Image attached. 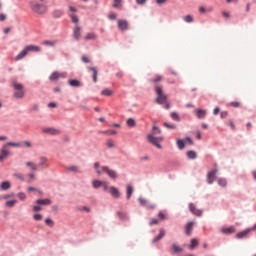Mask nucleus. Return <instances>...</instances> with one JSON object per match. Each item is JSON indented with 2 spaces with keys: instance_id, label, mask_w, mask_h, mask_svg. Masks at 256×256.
Masks as SVG:
<instances>
[{
  "instance_id": "1",
  "label": "nucleus",
  "mask_w": 256,
  "mask_h": 256,
  "mask_svg": "<svg viewBox=\"0 0 256 256\" xmlns=\"http://www.w3.org/2000/svg\"><path fill=\"white\" fill-rule=\"evenodd\" d=\"M153 133L149 134L147 136V139L149 141V143H152V145H154L155 147H157V149H161V141H163V137H155V135L161 133V129H159V127L157 126H153L152 128Z\"/></svg>"
},
{
  "instance_id": "2",
  "label": "nucleus",
  "mask_w": 256,
  "mask_h": 256,
  "mask_svg": "<svg viewBox=\"0 0 256 256\" xmlns=\"http://www.w3.org/2000/svg\"><path fill=\"white\" fill-rule=\"evenodd\" d=\"M72 23H75V27L73 28V38L75 41H79L81 39V26H79V17L77 15H70Z\"/></svg>"
},
{
  "instance_id": "3",
  "label": "nucleus",
  "mask_w": 256,
  "mask_h": 256,
  "mask_svg": "<svg viewBox=\"0 0 256 256\" xmlns=\"http://www.w3.org/2000/svg\"><path fill=\"white\" fill-rule=\"evenodd\" d=\"M12 87L14 89V97L16 99H23V97H25V88L23 87V84L14 81L12 82Z\"/></svg>"
},
{
  "instance_id": "4",
  "label": "nucleus",
  "mask_w": 256,
  "mask_h": 256,
  "mask_svg": "<svg viewBox=\"0 0 256 256\" xmlns=\"http://www.w3.org/2000/svg\"><path fill=\"white\" fill-rule=\"evenodd\" d=\"M155 92L157 95L156 103H158V105H165V103H167V95L163 93V88L161 86H156Z\"/></svg>"
},
{
  "instance_id": "5",
  "label": "nucleus",
  "mask_w": 256,
  "mask_h": 256,
  "mask_svg": "<svg viewBox=\"0 0 256 256\" xmlns=\"http://www.w3.org/2000/svg\"><path fill=\"white\" fill-rule=\"evenodd\" d=\"M31 10L38 15H43L47 12V6L36 2L31 3Z\"/></svg>"
},
{
  "instance_id": "6",
  "label": "nucleus",
  "mask_w": 256,
  "mask_h": 256,
  "mask_svg": "<svg viewBox=\"0 0 256 256\" xmlns=\"http://www.w3.org/2000/svg\"><path fill=\"white\" fill-rule=\"evenodd\" d=\"M217 172H218L217 168H214L207 173V183L209 185H213V183L215 182Z\"/></svg>"
},
{
  "instance_id": "7",
  "label": "nucleus",
  "mask_w": 256,
  "mask_h": 256,
  "mask_svg": "<svg viewBox=\"0 0 256 256\" xmlns=\"http://www.w3.org/2000/svg\"><path fill=\"white\" fill-rule=\"evenodd\" d=\"M65 77H67V73L62 72L59 73L57 71L52 72V74L49 76V79L51 81H59V79H65Z\"/></svg>"
},
{
  "instance_id": "8",
  "label": "nucleus",
  "mask_w": 256,
  "mask_h": 256,
  "mask_svg": "<svg viewBox=\"0 0 256 256\" xmlns=\"http://www.w3.org/2000/svg\"><path fill=\"white\" fill-rule=\"evenodd\" d=\"M107 191L108 193H110L113 199H119L121 197V192L119 191V189H117V187H114V186L108 187Z\"/></svg>"
},
{
  "instance_id": "9",
  "label": "nucleus",
  "mask_w": 256,
  "mask_h": 256,
  "mask_svg": "<svg viewBox=\"0 0 256 256\" xmlns=\"http://www.w3.org/2000/svg\"><path fill=\"white\" fill-rule=\"evenodd\" d=\"M92 185H93L94 189H99V187H103L104 191H107V189H108L107 181L94 180L92 182Z\"/></svg>"
},
{
  "instance_id": "10",
  "label": "nucleus",
  "mask_w": 256,
  "mask_h": 256,
  "mask_svg": "<svg viewBox=\"0 0 256 256\" xmlns=\"http://www.w3.org/2000/svg\"><path fill=\"white\" fill-rule=\"evenodd\" d=\"M11 155V152L8 151L7 145H3L1 148V154H0V163H3L5 159H7Z\"/></svg>"
},
{
  "instance_id": "11",
  "label": "nucleus",
  "mask_w": 256,
  "mask_h": 256,
  "mask_svg": "<svg viewBox=\"0 0 256 256\" xmlns=\"http://www.w3.org/2000/svg\"><path fill=\"white\" fill-rule=\"evenodd\" d=\"M138 201L140 205L142 207H146V209H155V204L151 203L149 200L145 198H139Z\"/></svg>"
},
{
  "instance_id": "12",
  "label": "nucleus",
  "mask_w": 256,
  "mask_h": 256,
  "mask_svg": "<svg viewBox=\"0 0 256 256\" xmlns=\"http://www.w3.org/2000/svg\"><path fill=\"white\" fill-rule=\"evenodd\" d=\"M189 209H190L191 213H192L193 215H195L196 217H201V215H203V211L197 209V207H196L195 204H193V203H190V204H189Z\"/></svg>"
},
{
  "instance_id": "13",
  "label": "nucleus",
  "mask_w": 256,
  "mask_h": 256,
  "mask_svg": "<svg viewBox=\"0 0 256 256\" xmlns=\"http://www.w3.org/2000/svg\"><path fill=\"white\" fill-rule=\"evenodd\" d=\"M102 171H104V173H107V175H108L111 179H117V172H115L114 170L109 169V167H107V166H102Z\"/></svg>"
},
{
  "instance_id": "14",
  "label": "nucleus",
  "mask_w": 256,
  "mask_h": 256,
  "mask_svg": "<svg viewBox=\"0 0 256 256\" xmlns=\"http://www.w3.org/2000/svg\"><path fill=\"white\" fill-rule=\"evenodd\" d=\"M251 231H253V228H248L246 230H243L242 232H238L236 234V239H245V237H247V235H249Z\"/></svg>"
},
{
  "instance_id": "15",
  "label": "nucleus",
  "mask_w": 256,
  "mask_h": 256,
  "mask_svg": "<svg viewBox=\"0 0 256 256\" xmlns=\"http://www.w3.org/2000/svg\"><path fill=\"white\" fill-rule=\"evenodd\" d=\"M118 28L120 31H127L129 29V22L127 20H118Z\"/></svg>"
},
{
  "instance_id": "16",
  "label": "nucleus",
  "mask_w": 256,
  "mask_h": 256,
  "mask_svg": "<svg viewBox=\"0 0 256 256\" xmlns=\"http://www.w3.org/2000/svg\"><path fill=\"white\" fill-rule=\"evenodd\" d=\"M220 231L224 235H233V233H235V231H237V229L235 228V226H230L228 228H221Z\"/></svg>"
},
{
  "instance_id": "17",
  "label": "nucleus",
  "mask_w": 256,
  "mask_h": 256,
  "mask_svg": "<svg viewBox=\"0 0 256 256\" xmlns=\"http://www.w3.org/2000/svg\"><path fill=\"white\" fill-rule=\"evenodd\" d=\"M29 53V50H27V47H25L16 57L15 61H21V59H25Z\"/></svg>"
},
{
  "instance_id": "18",
  "label": "nucleus",
  "mask_w": 256,
  "mask_h": 256,
  "mask_svg": "<svg viewBox=\"0 0 256 256\" xmlns=\"http://www.w3.org/2000/svg\"><path fill=\"white\" fill-rule=\"evenodd\" d=\"M36 205L44 206V205H51V199L45 198V199H38L35 201Z\"/></svg>"
},
{
  "instance_id": "19",
  "label": "nucleus",
  "mask_w": 256,
  "mask_h": 256,
  "mask_svg": "<svg viewBox=\"0 0 256 256\" xmlns=\"http://www.w3.org/2000/svg\"><path fill=\"white\" fill-rule=\"evenodd\" d=\"M165 237V230L160 229L159 234L154 237V239L152 240L153 243H157L158 241H161V239H163Z\"/></svg>"
},
{
  "instance_id": "20",
  "label": "nucleus",
  "mask_w": 256,
  "mask_h": 256,
  "mask_svg": "<svg viewBox=\"0 0 256 256\" xmlns=\"http://www.w3.org/2000/svg\"><path fill=\"white\" fill-rule=\"evenodd\" d=\"M38 167H45V168L49 167V163L47 162L46 157H40L39 158Z\"/></svg>"
},
{
  "instance_id": "21",
  "label": "nucleus",
  "mask_w": 256,
  "mask_h": 256,
  "mask_svg": "<svg viewBox=\"0 0 256 256\" xmlns=\"http://www.w3.org/2000/svg\"><path fill=\"white\" fill-rule=\"evenodd\" d=\"M171 251L172 253H183V248L177 244H172Z\"/></svg>"
},
{
  "instance_id": "22",
  "label": "nucleus",
  "mask_w": 256,
  "mask_h": 256,
  "mask_svg": "<svg viewBox=\"0 0 256 256\" xmlns=\"http://www.w3.org/2000/svg\"><path fill=\"white\" fill-rule=\"evenodd\" d=\"M26 49L28 50V53L31 51H33L34 53H39V51H41V47L35 45H28L26 46Z\"/></svg>"
},
{
  "instance_id": "23",
  "label": "nucleus",
  "mask_w": 256,
  "mask_h": 256,
  "mask_svg": "<svg viewBox=\"0 0 256 256\" xmlns=\"http://www.w3.org/2000/svg\"><path fill=\"white\" fill-rule=\"evenodd\" d=\"M88 70L91 71V73H92L93 82L97 83V75H98L97 68L89 67Z\"/></svg>"
},
{
  "instance_id": "24",
  "label": "nucleus",
  "mask_w": 256,
  "mask_h": 256,
  "mask_svg": "<svg viewBox=\"0 0 256 256\" xmlns=\"http://www.w3.org/2000/svg\"><path fill=\"white\" fill-rule=\"evenodd\" d=\"M195 113H196L198 119H205V116L207 115V112L203 109H197L195 111Z\"/></svg>"
},
{
  "instance_id": "25",
  "label": "nucleus",
  "mask_w": 256,
  "mask_h": 256,
  "mask_svg": "<svg viewBox=\"0 0 256 256\" xmlns=\"http://www.w3.org/2000/svg\"><path fill=\"white\" fill-rule=\"evenodd\" d=\"M97 39V34L91 32L85 35L84 40L85 41H95Z\"/></svg>"
},
{
  "instance_id": "26",
  "label": "nucleus",
  "mask_w": 256,
  "mask_h": 256,
  "mask_svg": "<svg viewBox=\"0 0 256 256\" xmlns=\"http://www.w3.org/2000/svg\"><path fill=\"white\" fill-rule=\"evenodd\" d=\"M26 167H29L31 171H37L39 169V166L31 161L26 162Z\"/></svg>"
},
{
  "instance_id": "27",
  "label": "nucleus",
  "mask_w": 256,
  "mask_h": 256,
  "mask_svg": "<svg viewBox=\"0 0 256 256\" xmlns=\"http://www.w3.org/2000/svg\"><path fill=\"white\" fill-rule=\"evenodd\" d=\"M0 189L2 191H7L8 189H11V183L9 181H4L0 184Z\"/></svg>"
},
{
  "instance_id": "28",
  "label": "nucleus",
  "mask_w": 256,
  "mask_h": 256,
  "mask_svg": "<svg viewBox=\"0 0 256 256\" xmlns=\"http://www.w3.org/2000/svg\"><path fill=\"white\" fill-rule=\"evenodd\" d=\"M117 217L121 220V221H127L128 217H127V213L122 212V211H118L116 212Z\"/></svg>"
},
{
  "instance_id": "29",
  "label": "nucleus",
  "mask_w": 256,
  "mask_h": 256,
  "mask_svg": "<svg viewBox=\"0 0 256 256\" xmlns=\"http://www.w3.org/2000/svg\"><path fill=\"white\" fill-rule=\"evenodd\" d=\"M43 133H50V135H59V130L53 128H46L43 130Z\"/></svg>"
},
{
  "instance_id": "30",
  "label": "nucleus",
  "mask_w": 256,
  "mask_h": 256,
  "mask_svg": "<svg viewBox=\"0 0 256 256\" xmlns=\"http://www.w3.org/2000/svg\"><path fill=\"white\" fill-rule=\"evenodd\" d=\"M191 231H193V222H188L185 227L186 235H191Z\"/></svg>"
},
{
  "instance_id": "31",
  "label": "nucleus",
  "mask_w": 256,
  "mask_h": 256,
  "mask_svg": "<svg viewBox=\"0 0 256 256\" xmlns=\"http://www.w3.org/2000/svg\"><path fill=\"white\" fill-rule=\"evenodd\" d=\"M131 195H133V186L128 185L126 187V199H131Z\"/></svg>"
},
{
  "instance_id": "32",
  "label": "nucleus",
  "mask_w": 256,
  "mask_h": 256,
  "mask_svg": "<svg viewBox=\"0 0 256 256\" xmlns=\"http://www.w3.org/2000/svg\"><path fill=\"white\" fill-rule=\"evenodd\" d=\"M101 95H104V97H111V95H113V90L106 88L101 91Z\"/></svg>"
},
{
  "instance_id": "33",
  "label": "nucleus",
  "mask_w": 256,
  "mask_h": 256,
  "mask_svg": "<svg viewBox=\"0 0 256 256\" xmlns=\"http://www.w3.org/2000/svg\"><path fill=\"white\" fill-rule=\"evenodd\" d=\"M69 86L70 87H81V82L79 80H70L69 81Z\"/></svg>"
},
{
  "instance_id": "34",
  "label": "nucleus",
  "mask_w": 256,
  "mask_h": 256,
  "mask_svg": "<svg viewBox=\"0 0 256 256\" xmlns=\"http://www.w3.org/2000/svg\"><path fill=\"white\" fill-rule=\"evenodd\" d=\"M198 245H199V240H197L196 238L191 239L190 245H189L190 249H195V247H198Z\"/></svg>"
},
{
  "instance_id": "35",
  "label": "nucleus",
  "mask_w": 256,
  "mask_h": 256,
  "mask_svg": "<svg viewBox=\"0 0 256 256\" xmlns=\"http://www.w3.org/2000/svg\"><path fill=\"white\" fill-rule=\"evenodd\" d=\"M123 3V0H113V7L114 9H121V5Z\"/></svg>"
},
{
  "instance_id": "36",
  "label": "nucleus",
  "mask_w": 256,
  "mask_h": 256,
  "mask_svg": "<svg viewBox=\"0 0 256 256\" xmlns=\"http://www.w3.org/2000/svg\"><path fill=\"white\" fill-rule=\"evenodd\" d=\"M188 159H197V152L190 150L187 152Z\"/></svg>"
},
{
  "instance_id": "37",
  "label": "nucleus",
  "mask_w": 256,
  "mask_h": 256,
  "mask_svg": "<svg viewBox=\"0 0 256 256\" xmlns=\"http://www.w3.org/2000/svg\"><path fill=\"white\" fill-rule=\"evenodd\" d=\"M126 123H127L128 127H135V125H137V122L133 118H128Z\"/></svg>"
},
{
  "instance_id": "38",
  "label": "nucleus",
  "mask_w": 256,
  "mask_h": 256,
  "mask_svg": "<svg viewBox=\"0 0 256 256\" xmlns=\"http://www.w3.org/2000/svg\"><path fill=\"white\" fill-rule=\"evenodd\" d=\"M218 185H219L220 187H227V179H225V178H219V179H218Z\"/></svg>"
},
{
  "instance_id": "39",
  "label": "nucleus",
  "mask_w": 256,
  "mask_h": 256,
  "mask_svg": "<svg viewBox=\"0 0 256 256\" xmlns=\"http://www.w3.org/2000/svg\"><path fill=\"white\" fill-rule=\"evenodd\" d=\"M163 126H164L166 129H177V125L171 124V123H169V122H164Z\"/></svg>"
},
{
  "instance_id": "40",
  "label": "nucleus",
  "mask_w": 256,
  "mask_h": 256,
  "mask_svg": "<svg viewBox=\"0 0 256 256\" xmlns=\"http://www.w3.org/2000/svg\"><path fill=\"white\" fill-rule=\"evenodd\" d=\"M151 83H159L161 81H163V76L161 75H156L152 80H150Z\"/></svg>"
},
{
  "instance_id": "41",
  "label": "nucleus",
  "mask_w": 256,
  "mask_h": 256,
  "mask_svg": "<svg viewBox=\"0 0 256 256\" xmlns=\"http://www.w3.org/2000/svg\"><path fill=\"white\" fill-rule=\"evenodd\" d=\"M4 145H6V147H21V143L19 142H8Z\"/></svg>"
},
{
  "instance_id": "42",
  "label": "nucleus",
  "mask_w": 256,
  "mask_h": 256,
  "mask_svg": "<svg viewBox=\"0 0 256 256\" xmlns=\"http://www.w3.org/2000/svg\"><path fill=\"white\" fill-rule=\"evenodd\" d=\"M171 119H173V121H181V118L179 117V114H177V112H172L170 114Z\"/></svg>"
},
{
  "instance_id": "43",
  "label": "nucleus",
  "mask_w": 256,
  "mask_h": 256,
  "mask_svg": "<svg viewBox=\"0 0 256 256\" xmlns=\"http://www.w3.org/2000/svg\"><path fill=\"white\" fill-rule=\"evenodd\" d=\"M42 45H46L48 47H54L55 42L49 41V40H45V41L42 42Z\"/></svg>"
},
{
  "instance_id": "44",
  "label": "nucleus",
  "mask_w": 256,
  "mask_h": 256,
  "mask_svg": "<svg viewBox=\"0 0 256 256\" xmlns=\"http://www.w3.org/2000/svg\"><path fill=\"white\" fill-rule=\"evenodd\" d=\"M177 146L179 149H185V142L183 140H177Z\"/></svg>"
},
{
  "instance_id": "45",
  "label": "nucleus",
  "mask_w": 256,
  "mask_h": 256,
  "mask_svg": "<svg viewBox=\"0 0 256 256\" xmlns=\"http://www.w3.org/2000/svg\"><path fill=\"white\" fill-rule=\"evenodd\" d=\"M34 221H41L43 219V215L36 213L33 215Z\"/></svg>"
},
{
  "instance_id": "46",
  "label": "nucleus",
  "mask_w": 256,
  "mask_h": 256,
  "mask_svg": "<svg viewBox=\"0 0 256 256\" xmlns=\"http://www.w3.org/2000/svg\"><path fill=\"white\" fill-rule=\"evenodd\" d=\"M184 21H185L186 23H193V16H191V15H186V16L184 17Z\"/></svg>"
},
{
  "instance_id": "47",
  "label": "nucleus",
  "mask_w": 256,
  "mask_h": 256,
  "mask_svg": "<svg viewBox=\"0 0 256 256\" xmlns=\"http://www.w3.org/2000/svg\"><path fill=\"white\" fill-rule=\"evenodd\" d=\"M32 209L35 213H37V212L41 211L43 209V207L41 205L37 204V205L33 206Z\"/></svg>"
},
{
  "instance_id": "48",
  "label": "nucleus",
  "mask_w": 256,
  "mask_h": 256,
  "mask_svg": "<svg viewBox=\"0 0 256 256\" xmlns=\"http://www.w3.org/2000/svg\"><path fill=\"white\" fill-rule=\"evenodd\" d=\"M13 177H15L16 179H19L20 181H25V177H23L22 174L14 173Z\"/></svg>"
},
{
  "instance_id": "49",
  "label": "nucleus",
  "mask_w": 256,
  "mask_h": 256,
  "mask_svg": "<svg viewBox=\"0 0 256 256\" xmlns=\"http://www.w3.org/2000/svg\"><path fill=\"white\" fill-rule=\"evenodd\" d=\"M17 200H11L6 202V207H14Z\"/></svg>"
},
{
  "instance_id": "50",
  "label": "nucleus",
  "mask_w": 256,
  "mask_h": 256,
  "mask_svg": "<svg viewBox=\"0 0 256 256\" xmlns=\"http://www.w3.org/2000/svg\"><path fill=\"white\" fill-rule=\"evenodd\" d=\"M230 107H234L235 109L241 107V103L234 101L230 103Z\"/></svg>"
},
{
  "instance_id": "51",
  "label": "nucleus",
  "mask_w": 256,
  "mask_h": 256,
  "mask_svg": "<svg viewBox=\"0 0 256 256\" xmlns=\"http://www.w3.org/2000/svg\"><path fill=\"white\" fill-rule=\"evenodd\" d=\"M18 198L20 199V201H25V199H27V196L25 195V193L20 192L18 193Z\"/></svg>"
},
{
  "instance_id": "52",
  "label": "nucleus",
  "mask_w": 256,
  "mask_h": 256,
  "mask_svg": "<svg viewBox=\"0 0 256 256\" xmlns=\"http://www.w3.org/2000/svg\"><path fill=\"white\" fill-rule=\"evenodd\" d=\"M69 11L70 13H72L69 15V17H71V15H75V13H77V8H75L74 6H69Z\"/></svg>"
},
{
  "instance_id": "53",
  "label": "nucleus",
  "mask_w": 256,
  "mask_h": 256,
  "mask_svg": "<svg viewBox=\"0 0 256 256\" xmlns=\"http://www.w3.org/2000/svg\"><path fill=\"white\" fill-rule=\"evenodd\" d=\"M106 145H107V148H108V149H113V147H115V144H114L113 141H111V140H108V141L106 142Z\"/></svg>"
},
{
  "instance_id": "54",
  "label": "nucleus",
  "mask_w": 256,
  "mask_h": 256,
  "mask_svg": "<svg viewBox=\"0 0 256 256\" xmlns=\"http://www.w3.org/2000/svg\"><path fill=\"white\" fill-rule=\"evenodd\" d=\"M46 225H48V227H53L54 223L53 220H51L50 218H47L45 220Z\"/></svg>"
},
{
  "instance_id": "55",
  "label": "nucleus",
  "mask_w": 256,
  "mask_h": 256,
  "mask_svg": "<svg viewBox=\"0 0 256 256\" xmlns=\"http://www.w3.org/2000/svg\"><path fill=\"white\" fill-rule=\"evenodd\" d=\"M108 19H110L111 21L117 19V14H115V13H110V14L108 15Z\"/></svg>"
},
{
  "instance_id": "56",
  "label": "nucleus",
  "mask_w": 256,
  "mask_h": 256,
  "mask_svg": "<svg viewBox=\"0 0 256 256\" xmlns=\"http://www.w3.org/2000/svg\"><path fill=\"white\" fill-rule=\"evenodd\" d=\"M68 171H74L75 173H77V171H79V168L77 166H70L68 167Z\"/></svg>"
},
{
  "instance_id": "57",
  "label": "nucleus",
  "mask_w": 256,
  "mask_h": 256,
  "mask_svg": "<svg viewBox=\"0 0 256 256\" xmlns=\"http://www.w3.org/2000/svg\"><path fill=\"white\" fill-rule=\"evenodd\" d=\"M94 168L96 169V173H97L98 175H101V172H100V170H99V162L94 163Z\"/></svg>"
},
{
  "instance_id": "58",
  "label": "nucleus",
  "mask_w": 256,
  "mask_h": 256,
  "mask_svg": "<svg viewBox=\"0 0 256 256\" xmlns=\"http://www.w3.org/2000/svg\"><path fill=\"white\" fill-rule=\"evenodd\" d=\"M158 217H159V219H162V220L167 219V216H166L165 213H163V212H159V213H158Z\"/></svg>"
},
{
  "instance_id": "59",
  "label": "nucleus",
  "mask_w": 256,
  "mask_h": 256,
  "mask_svg": "<svg viewBox=\"0 0 256 256\" xmlns=\"http://www.w3.org/2000/svg\"><path fill=\"white\" fill-rule=\"evenodd\" d=\"M106 135H117V131L115 130H108L106 132H104Z\"/></svg>"
},
{
  "instance_id": "60",
  "label": "nucleus",
  "mask_w": 256,
  "mask_h": 256,
  "mask_svg": "<svg viewBox=\"0 0 256 256\" xmlns=\"http://www.w3.org/2000/svg\"><path fill=\"white\" fill-rule=\"evenodd\" d=\"M228 125H229V127H231V130L232 131H235V123H233V121L232 120H230L229 122H228Z\"/></svg>"
},
{
  "instance_id": "61",
  "label": "nucleus",
  "mask_w": 256,
  "mask_h": 256,
  "mask_svg": "<svg viewBox=\"0 0 256 256\" xmlns=\"http://www.w3.org/2000/svg\"><path fill=\"white\" fill-rule=\"evenodd\" d=\"M157 5H165L167 3V0H156Z\"/></svg>"
},
{
  "instance_id": "62",
  "label": "nucleus",
  "mask_w": 256,
  "mask_h": 256,
  "mask_svg": "<svg viewBox=\"0 0 256 256\" xmlns=\"http://www.w3.org/2000/svg\"><path fill=\"white\" fill-rule=\"evenodd\" d=\"M157 223H159V221H157V219L153 218L150 220V225H157Z\"/></svg>"
},
{
  "instance_id": "63",
  "label": "nucleus",
  "mask_w": 256,
  "mask_h": 256,
  "mask_svg": "<svg viewBox=\"0 0 256 256\" xmlns=\"http://www.w3.org/2000/svg\"><path fill=\"white\" fill-rule=\"evenodd\" d=\"M223 17H225L226 19H229V17H231V14L229 12H222Z\"/></svg>"
},
{
  "instance_id": "64",
  "label": "nucleus",
  "mask_w": 256,
  "mask_h": 256,
  "mask_svg": "<svg viewBox=\"0 0 256 256\" xmlns=\"http://www.w3.org/2000/svg\"><path fill=\"white\" fill-rule=\"evenodd\" d=\"M82 61H83V63H89V57H87V56H82Z\"/></svg>"
}]
</instances>
